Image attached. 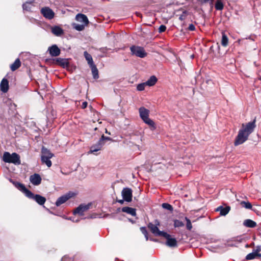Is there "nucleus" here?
Wrapping results in <instances>:
<instances>
[{
    "instance_id": "f8f14e48",
    "label": "nucleus",
    "mask_w": 261,
    "mask_h": 261,
    "mask_svg": "<svg viewBox=\"0 0 261 261\" xmlns=\"http://www.w3.org/2000/svg\"><path fill=\"white\" fill-rule=\"evenodd\" d=\"M48 50L50 56L52 57L58 56L61 53L60 49L56 44L53 45L49 47L48 49Z\"/></svg>"
},
{
    "instance_id": "9d476101",
    "label": "nucleus",
    "mask_w": 261,
    "mask_h": 261,
    "mask_svg": "<svg viewBox=\"0 0 261 261\" xmlns=\"http://www.w3.org/2000/svg\"><path fill=\"white\" fill-rule=\"evenodd\" d=\"M91 204H81L74 211V214L83 215L84 212L89 209Z\"/></svg>"
},
{
    "instance_id": "c03bdc74",
    "label": "nucleus",
    "mask_w": 261,
    "mask_h": 261,
    "mask_svg": "<svg viewBox=\"0 0 261 261\" xmlns=\"http://www.w3.org/2000/svg\"><path fill=\"white\" fill-rule=\"evenodd\" d=\"M244 240V238H243L242 237H241V236L238 237L236 238V241L239 242H242Z\"/></svg>"
},
{
    "instance_id": "49530a36",
    "label": "nucleus",
    "mask_w": 261,
    "mask_h": 261,
    "mask_svg": "<svg viewBox=\"0 0 261 261\" xmlns=\"http://www.w3.org/2000/svg\"><path fill=\"white\" fill-rule=\"evenodd\" d=\"M253 250L255 251L256 253H259V252H260L261 250L260 247L258 246H257L256 248L255 249H254Z\"/></svg>"
},
{
    "instance_id": "4be33fe9",
    "label": "nucleus",
    "mask_w": 261,
    "mask_h": 261,
    "mask_svg": "<svg viewBox=\"0 0 261 261\" xmlns=\"http://www.w3.org/2000/svg\"><path fill=\"white\" fill-rule=\"evenodd\" d=\"M41 157L51 158L54 154L49 150L43 147L41 149Z\"/></svg>"
},
{
    "instance_id": "a19ab883",
    "label": "nucleus",
    "mask_w": 261,
    "mask_h": 261,
    "mask_svg": "<svg viewBox=\"0 0 261 261\" xmlns=\"http://www.w3.org/2000/svg\"><path fill=\"white\" fill-rule=\"evenodd\" d=\"M166 27L164 25H161L159 28V32L160 33L164 32L166 31Z\"/></svg>"
},
{
    "instance_id": "c85d7f7f",
    "label": "nucleus",
    "mask_w": 261,
    "mask_h": 261,
    "mask_svg": "<svg viewBox=\"0 0 261 261\" xmlns=\"http://www.w3.org/2000/svg\"><path fill=\"white\" fill-rule=\"evenodd\" d=\"M228 42V39L226 35L224 33H222L221 44L222 46L225 47L227 46Z\"/></svg>"
},
{
    "instance_id": "6ab92c4d",
    "label": "nucleus",
    "mask_w": 261,
    "mask_h": 261,
    "mask_svg": "<svg viewBox=\"0 0 261 261\" xmlns=\"http://www.w3.org/2000/svg\"><path fill=\"white\" fill-rule=\"evenodd\" d=\"M121 210L122 212L130 214L133 216H135L136 215V210L134 208L125 206L123 207Z\"/></svg>"
},
{
    "instance_id": "ddd939ff",
    "label": "nucleus",
    "mask_w": 261,
    "mask_h": 261,
    "mask_svg": "<svg viewBox=\"0 0 261 261\" xmlns=\"http://www.w3.org/2000/svg\"><path fill=\"white\" fill-rule=\"evenodd\" d=\"M215 211L216 212H219L221 216H225L230 211V206H226L225 207H223L221 205L216 208Z\"/></svg>"
},
{
    "instance_id": "2f4dec72",
    "label": "nucleus",
    "mask_w": 261,
    "mask_h": 261,
    "mask_svg": "<svg viewBox=\"0 0 261 261\" xmlns=\"http://www.w3.org/2000/svg\"><path fill=\"white\" fill-rule=\"evenodd\" d=\"M143 121L145 123H146L148 125H149L150 126L153 127V129H155V127L154 122L152 120L149 119V117H148L147 118L145 119V120H143Z\"/></svg>"
},
{
    "instance_id": "de8ad7c7",
    "label": "nucleus",
    "mask_w": 261,
    "mask_h": 261,
    "mask_svg": "<svg viewBox=\"0 0 261 261\" xmlns=\"http://www.w3.org/2000/svg\"><path fill=\"white\" fill-rule=\"evenodd\" d=\"M127 144L129 145L130 146H133L134 145V143L133 142H130L129 144L127 143Z\"/></svg>"
},
{
    "instance_id": "dca6fc26",
    "label": "nucleus",
    "mask_w": 261,
    "mask_h": 261,
    "mask_svg": "<svg viewBox=\"0 0 261 261\" xmlns=\"http://www.w3.org/2000/svg\"><path fill=\"white\" fill-rule=\"evenodd\" d=\"M76 20L77 21L83 22L84 24L87 25L89 23L87 17L83 14H78L76 16Z\"/></svg>"
},
{
    "instance_id": "3c124183",
    "label": "nucleus",
    "mask_w": 261,
    "mask_h": 261,
    "mask_svg": "<svg viewBox=\"0 0 261 261\" xmlns=\"http://www.w3.org/2000/svg\"><path fill=\"white\" fill-rule=\"evenodd\" d=\"M65 258H66V257H65V256H64V257H63V258H62V259H61V261H63Z\"/></svg>"
},
{
    "instance_id": "473e14b6",
    "label": "nucleus",
    "mask_w": 261,
    "mask_h": 261,
    "mask_svg": "<svg viewBox=\"0 0 261 261\" xmlns=\"http://www.w3.org/2000/svg\"><path fill=\"white\" fill-rule=\"evenodd\" d=\"M85 25H85V24H75V23L73 24V28L77 31H81L84 29Z\"/></svg>"
},
{
    "instance_id": "39448f33",
    "label": "nucleus",
    "mask_w": 261,
    "mask_h": 261,
    "mask_svg": "<svg viewBox=\"0 0 261 261\" xmlns=\"http://www.w3.org/2000/svg\"><path fill=\"white\" fill-rule=\"evenodd\" d=\"M160 225V223L159 221H156L155 224H153L151 223H150L148 225V228L150 230L152 233H153L156 236H161L162 237L163 233H165L163 231H160L158 227V225Z\"/></svg>"
},
{
    "instance_id": "72a5a7b5",
    "label": "nucleus",
    "mask_w": 261,
    "mask_h": 261,
    "mask_svg": "<svg viewBox=\"0 0 261 261\" xmlns=\"http://www.w3.org/2000/svg\"><path fill=\"white\" fill-rule=\"evenodd\" d=\"M241 205L243 207H244L247 209H251L252 208V205L249 202H245L244 201H243L241 202Z\"/></svg>"
},
{
    "instance_id": "6e6552de",
    "label": "nucleus",
    "mask_w": 261,
    "mask_h": 261,
    "mask_svg": "<svg viewBox=\"0 0 261 261\" xmlns=\"http://www.w3.org/2000/svg\"><path fill=\"white\" fill-rule=\"evenodd\" d=\"M73 195V193L69 192L58 198L56 202V205L58 206L64 203Z\"/></svg>"
},
{
    "instance_id": "20e7f679",
    "label": "nucleus",
    "mask_w": 261,
    "mask_h": 261,
    "mask_svg": "<svg viewBox=\"0 0 261 261\" xmlns=\"http://www.w3.org/2000/svg\"><path fill=\"white\" fill-rule=\"evenodd\" d=\"M130 49L132 55L139 58H143L147 56V53L142 47L133 45L130 47Z\"/></svg>"
},
{
    "instance_id": "bb28decb",
    "label": "nucleus",
    "mask_w": 261,
    "mask_h": 261,
    "mask_svg": "<svg viewBox=\"0 0 261 261\" xmlns=\"http://www.w3.org/2000/svg\"><path fill=\"white\" fill-rule=\"evenodd\" d=\"M84 54L85 58L86 59V60L87 61L88 63L89 64V66H91L94 65L93 61L92 56L89 54H88L87 51H85Z\"/></svg>"
},
{
    "instance_id": "4468645a",
    "label": "nucleus",
    "mask_w": 261,
    "mask_h": 261,
    "mask_svg": "<svg viewBox=\"0 0 261 261\" xmlns=\"http://www.w3.org/2000/svg\"><path fill=\"white\" fill-rule=\"evenodd\" d=\"M139 114L143 120L149 117V111L145 108L142 107L139 109Z\"/></svg>"
},
{
    "instance_id": "6e6d98bb",
    "label": "nucleus",
    "mask_w": 261,
    "mask_h": 261,
    "mask_svg": "<svg viewBox=\"0 0 261 261\" xmlns=\"http://www.w3.org/2000/svg\"><path fill=\"white\" fill-rule=\"evenodd\" d=\"M106 133H107V134H110V133H108V132L107 131V129H106Z\"/></svg>"
},
{
    "instance_id": "4d7b16f0",
    "label": "nucleus",
    "mask_w": 261,
    "mask_h": 261,
    "mask_svg": "<svg viewBox=\"0 0 261 261\" xmlns=\"http://www.w3.org/2000/svg\"><path fill=\"white\" fill-rule=\"evenodd\" d=\"M246 247H247H247H249V245H248V244H247V245H246Z\"/></svg>"
},
{
    "instance_id": "864d4df0",
    "label": "nucleus",
    "mask_w": 261,
    "mask_h": 261,
    "mask_svg": "<svg viewBox=\"0 0 261 261\" xmlns=\"http://www.w3.org/2000/svg\"><path fill=\"white\" fill-rule=\"evenodd\" d=\"M73 222H77L79 221L78 220H76L75 221H74V220H72Z\"/></svg>"
},
{
    "instance_id": "5701e85b",
    "label": "nucleus",
    "mask_w": 261,
    "mask_h": 261,
    "mask_svg": "<svg viewBox=\"0 0 261 261\" xmlns=\"http://www.w3.org/2000/svg\"><path fill=\"white\" fill-rule=\"evenodd\" d=\"M56 62L64 68L69 66V62L66 59L57 58L56 59Z\"/></svg>"
},
{
    "instance_id": "412c9836",
    "label": "nucleus",
    "mask_w": 261,
    "mask_h": 261,
    "mask_svg": "<svg viewBox=\"0 0 261 261\" xmlns=\"http://www.w3.org/2000/svg\"><path fill=\"white\" fill-rule=\"evenodd\" d=\"M243 225L248 228H254L257 225L256 223L251 219L245 220L243 222Z\"/></svg>"
},
{
    "instance_id": "7c9ffc66",
    "label": "nucleus",
    "mask_w": 261,
    "mask_h": 261,
    "mask_svg": "<svg viewBox=\"0 0 261 261\" xmlns=\"http://www.w3.org/2000/svg\"><path fill=\"white\" fill-rule=\"evenodd\" d=\"M224 8V5L221 0H217L215 4V8L217 10H222Z\"/></svg>"
},
{
    "instance_id": "c756f323",
    "label": "nucleus",
    "mask_w": 261,
    "mask_h": 261,
    "mask_svg": "<svg viewBox=\"0 0 261 261\" xmlns=\"http://www.w3.org/2000/svg\"><path fill=\"white\" fill-rule=\"evenodd\" d=\"M51 158L41 157V161L43 164H45L48 167L51 166L52 163L50 160Z\"/></svg>"
},
{
    "instance_id": "a878e982",
    "label": "nucleus",
    "mask_w": 261,
    "mask_h": 261,
    "mask_svg": "<svg viewBox=\"0 0 261 261\" xmlns=\"http://www.w3.org/2000/svg\"><path fill=\"white\" fill-rule=\"evenodd\" d=\"M90 67L91 68L93 77L95 80L98 79V71L96 65L94 64L92 66H91Z\"/></svg>"
},
{
    "instance_id": "ea45409f",
    "label": "nucleus",
    "mask_w": 261,
    "mask_h": 261,
    "mask_svg": "<svg viewBox=\"0 0 261 261\" xmlns=\"http://www.w3.org/2000/svg\"><path fill=\"white\" fill-rule=\"evenodd\" d=\"M112 139L109 137H105L103 135L101 136V138L99 140L100 142L103 143L105 140H111Z\"/></svg>"
},
{
    "instance_id": "423d86ee",
    "label": "nucleus",
    "mask_w": 261,
    "mask_h": 261,
    "mask_svg": "<svg viewBox=\"0 0 261 261\" xmlns=\"http://www.w3.org/2000/svg\"><path fill=\"white\" fill-rule=\"evenodd\" d=\"M163 237L166 239V245L170 247H175L177 246V242L175 238H171V236L165 232L162 236Z\"/></svg>"
},
{
    "instance_id": "cd10ccee",
    "label": "nucleus",
    "mask_w": 261,
    "mask_h": 261,
    "mask_svg": "<svg viewBox=\"0 0 261 261\" xmlns=\"http://www.w3.org/2000/svg\"><path fill=\"white\" fill-rule=\"evenodd\" d=\"M33 7V5L31 2H26L22 5L23 10L31 11Z\"/></svg>"
},
{
    "instance_id": "37998d69",
    "label": "nucleus",
    "mask_w": 261,
    "mask_h": 261,
    "mask_svg": "<svg viewBox=\"0 0 261 261\" xmlns=\"http://www.w3.org/2000/svg\"><path fill=\"white\" fill-rule=\"evenodd\" d=\"M188 30L191 31H193L195 30V27L193 24H190L188 27Z\"/></svg>"
},
{
    "instance_id": "1a4fd4ad",
    "label": "nucleus",
    "mask_w": 261,
    "mask_h": 261,
    "mask_svg": "<svg viewBox=\"0 0 261 261\" xmlns=\"http://www.w3.org/2000/svg\"><path fill=\"white\" fill-rule=\"evenodd\" d=\"M41 12L43 16L47 19H51L54 17V12L51 9L48 7L42 8Z\"/></svg>"
},
{
    "instance_id": "13d9d810",
    "label": "nucleus",
    "mask_w": 261,
    "mask_h": 261,
    "mask_svg": "<svg viewBox=\"0 0 261 261\" xmlns=\"http://www.w3.org/2000/svg\"><path fill=\"white\" fill-rule=\"evenodd\" d=\"M191 58H194V55H192V56H191Z\"/></svg>"
},
{
    "instance_id": "79ce46f5",
    "label": "nucleus",
    "mask_w": 261,
    "mask_h": 261,
    "mask_svg": "<svg viewBox=\"0 0 261 261\" xmlns=\"http://www.w3.org/2000/svg\"><path fill=\"white\" fill-rule=\"evenodd\" d=\"M214 0H199V1L201 3H206L207 2H210L211 5H213V2Z\"/></svg>"
},
{
    "instance_id": "f257e3e1",
    "label": "nucleus",
    "mask_w": 261,
    "mask_h": 261,
    "mask_svg": "<svg viewBox=\"0 0 261 261\" xmlns=\"http://www.w3.org/2000/svg\"><path fill=\"white\" fill-rule=\"evenodd\" d=\"M256 120L249 122L246 124H242V128L239 130L238 134L236 137L234 145L237 146L242 144L248 139L249 135L253 132L256 127Z\"/></svg>"
},
{
    "instance_id": "7ed1b4c3",
    "label": "nucleus",
    "mask_w": 261,
    "mask_h": 261,
    "mask_svg": "<svg viewBox=\"0 0 261 261\" xmlns=\"http://www.w3.org/2000/svg\"><path fill=\"white\" fill-rule=\"evenodd\" d=\"M3 160L5 163H13L15 165H20L21 163L19 155L15 152L10 154L9 152H5Z\"/></svg>"
},
{
    "instance_id": "e433bc0d",
    "label": "nucleus",
    "mask_w": 261,
    "mask_h": 261,
    "mask_svg": "<svg viewBox=\"0 0 261 261\" xmlns=\"http://www.w3.org/2000/svg\"><path fill=\"white\" fill-rule=\"evenodd\" d=\"M185 219L187 222L186 226L187 229L189 230H191V229L192 228V225L191 224L190 220L187 217H185Z\"/></svg>"
},
{
    "instance_id": "09e8293b",
    "label": "nucleus",
    "mask_w": 261,
    "mask_h": 261,
    "mask_svg": "<svg viewBox=\"0 0 261 261\" xmlns=\"http://www.w3.org/2000/svg\"><path fill=\"white\" fill-rule=\"evenodd\" d=\"M124 199L123 200H120L118 201V202H119L121 204H123V202H124Z\"/></svg>"
},
{
    "instance_id": "c9c22d12",
    "label": "nucleus",
    "mask_w": 261,
    "mask_h": 261,
    "mask_svg": "<svg viewBox=\"0 0 261 261\" xmlns=\"http://www.w3.org/2000/svg\"><path fill=\"white\" fill-rule=\"evenodd\" d=\"M174 226L175 227H179L184 226V223L180 220H175L174 221Z\"/></svg>"
},
{
    "instance_id": "8fccbe9b",
    "label": "nucleus",
    "mask_w": 261,
    "mask_h": 261,
    "mask_svg": "<svg viewBox=\"0 0 261 261\" xmlns=\"http://www.w3.org/2000/svg\"><path fill=\"white\" fill-rule=\"evenodd\" d=\"M179 19L180 20H182L184 19V18H183V16L182 15H181L179 17Z\"/></svg>"
},
{
    "instance_id": "f704fd0d",
    "label": "nucleus",
    "mask_w": 261,
    "mask_h": 261,
    "mask_svg": "<svg viewBox=\"0 0 261 261\" xmlns=\"http://www.w3.org/2000/svg\"><path fill=\"white\" fill-rule=\"evenodd\" d=\"M162 207L165 208V209H166V210H168L171 212H172L173 210V208L172 207V206L169 204V203H163L162 204Z\"/></svg>"
},
{
    "instance_id": "0eeeda50",
    "label": "nucleus",
    "mask_w": 261,
    "mask_h": 261,
    "mask_svg": "<svg viewBox=\"0 0 261 261\" xmlns=\"http://www.w3.org/2000/svg\"><path fill=\"white\" fill-rule=\"evenodd\" d=\"M123 199L126 202H130L132 200L133 191L130 188H124L121 192Z\"/></svg>"
},
{
    "instance_id": "603ef678",
    "label": "nucleus",
    "mask_w": 261,
    "mask_h": 261,
    "mask_svg": "<svg viewBox=\"0 0 261 261\" xmlns=\"http://www.w3.org/2000/svg\"><path fill=\"white\" fill-rule=\"evenodd\" d=\"M139 149V146L138 145H135Z\"/></svg>"
},
{
    "instance_id": "f03ea898",
    "label": "nucleus",
    "mask_w": 261,
    "mask_h": 261,
    "mask_svg": "<svg viewBox=\"0 0 261 261\" xmlns=\"http://www.w3.org/2000/svg\"><path fill=\"white\" fill-rule=\"evenodd\" d=\"M15 187L20 191L22 192L29 199L34 200L40 205H43L46 201V198L38 194H34L31 191L27 189L24 185L20 182L14 183Z\"/></svg>"
},
{
    "instance_id": "f3484780",
    "label": "nucleus",
    "mask_w": 261,
    "mask_h": 261,
    "mask_svg": "<svg viewBox=\"0 0 261 261\" xmlns=\"http://www.w3.org/2000/svg\"><path fill=\"white\" fill-rule=\"evenodd\" d=\"M103 144H104V143H101L98 140V141L95 144L92 145L90 147V152L91 153H93V152H95L100 150L101 149V148H102V146L103 145Z\"/></svg>"
},
{
    "instance_id": "393cba45",
    "label": "nucleus",
    "mask_w": 261,
    "mask_h": 261,
    "mask_svg": "<svg viewBox=\"0 0 261 261\" xmlns=\"http://www.w3.org/2000/svg\"><path fill=\"white\" fill-rule=\"evenodd\" d=\"M21 65L20 60L17 58L14 62L10 66L11 70L13 71L17 69Z\"/></svg>"
},
{
    "instance_id": "9b49d317",
    "label": "nucleus",
    "mask_w": 261,
    "mask_h": 261,
    "mask_svg": "<svg viewBox=\"0 0 261 261\" xmlns=\"http://www.w3.org/2000/svg\"><path fill=\"white\" fill-rule=\"evenodd\" d=\"M30 182L35 186H38L41 182L42 178L39 174L35 173L30 177Z\"/></svg>"
},
{
    "instance_id": "aec40b11",
    "label": "nucleus",
    "mask_w": 261,
    "mask_h": 261,
    "mask_svg": "<svg viewBox=\"0 0 261 261\" xmlns=\"http://www.w3.org/2000/svg\"><path fill=\"white\" fill-rule=\"evenodd\" d=\"M261 257V254L257 253L253 250L251 253H249L246 256V259L247 260H252L254 258H259Z\"/></svg>"
},
{
    "instance_id": "a211bd4d",
    "label": "nucleus",
    "mask_w": 261,
    "mask_h": 261,
    "mask_svg": "<svg viewBox=\"0 0 261 261\" xmlns=\"http://www.w3.org/2000/svg\"><path fill=\"white\" fill-rule=\"evenodd\" d=\"M51 33L57 36H61L64 34L63 30L59 26H55L51 28Z\"/></svg>"
},
{
    "instance_id": "b1692460",
    "label": "nucleus",
    "mask_w": 261,
    "mask_h": 261,
    "mask_svg": "<svg viewBox=\"0 0 261 261\" xmlns=\"http://www.w3.org/2000/svg\"><path fill=\"white\" fill-rule=\"evenodd\" d=\"M157 78L154 75H152L150 78L145 82L147 86H152L155 84L157 82Z\"/></svg>"
},
{
    "instance_id": "2eb2a0df",
    "label": "nucleus",
    "mask_w": 261,
    "mask_h": 261,
    "mask_svg": "<svg viewBox=\"0 0 261 261\" xmlns=\"http://www.w3.org/2000/svg\"><path fill=\"white\" fill-rule=\"evenodd\" d=\"M0 87H1V90L4 93H6L8 91V90H9V82H8V81L6 79L4 78L2 80V81H1V84H0Z\"/></svg>"
},
{
    "instance_id": "a18cd8bd",
    "label": "nucleus",
    "mask_w": 261,
    "mask_h": 261,
    "mask_svg": "<svg viewBox=\"0 0 261 261\" xmlns=\"http://www.w3.org/2000/svg\"><path fill=\"white\" fill-rule=\"evenodd\" d=\"M88 103L86 101H84L82 103L81 107L82 109H85L87 107Z\"/></svg>"
},
{
    "instance_id": "4c0bfd02",
    "label": "nucleus",
    "mask_w": 261,
    "mask_h": 261,
    "mask_svg": "<svg viewBox=\"0 0 261 261\" xmlns=\"http://www.w3.org/2000/svg\"><path fill=\"white\" fill-rule=\"evenodd\" d=\"M146 86H147V85L145 84V82L139 84L137 85V89L139 91H143L144 90Z\"/></svg>"
},
{
    "instance_id": "5fc2aeb1",
    "label": "nucleus",
    "mask_w": 261,
    "mask_h": 261,
    "mask_svg": "<svg viewBox=\"0 0 261 261\" xmlns=\"http://www.w3.org/2000/svg\"><path fill=\"white\" fill-rule=\"evenodd\" d=\"M61 172L63 174H66V173H65V172H63L62 171H61Z\"/></svg>"
},
{
    "instance_id": "58836bf2",
    "label": "nucleus",
    "mask_w": 261,
    "mask_h": 261,
    "mask_svg": "<svg viewBox=\"0 0 261 261\" xmlns=\"http://www.w3.org/2000/svg\"><path fill=\"white\" fill-rule=\"evenodd\" d=\"M140 230H141L142 233L144 235L146 240H148V233H147V231L146 230V227H142L140 228Z\"/></svg>"
}]
</instances>
